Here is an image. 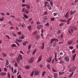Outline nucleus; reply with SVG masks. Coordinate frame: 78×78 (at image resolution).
I'll return each instance as SVG.
<instances>
[{"instance_id": "obj_1", "label": "nucleus", "mask_w": 78, "mask_h": 78, "mask_svg": "<svg viewBox=\"0 0 78 78\" xmlns=\"http://www.w3.org/2000/svg\"><path fill=\"white\" fill-rule=\"evenodd\" d=\"M74 30H76V28L74 26L71 27L69 31V34L73 33Z\"/></svg>"}, {"instance_id": "obj_2", "label": "nucleus", "mask_w": 78, "mask_h": 78, "mask_svg": "<svg viewBox=\"0 0 78 78\" xmlns=\"http://www.w3.org/2000/svg\"><path fill=\"white\" fill-rule=\"evenodd\" d=\"M20 60H22V57L21 54H19V55L18 56V57L16 58V61L18 63L20 62Z\"/></svg>"}, {"instance_id": "obj_3", "label": "nucleus", "mask_w": 78, "mask_h": 78, "mask_svg": "<svg viewBox=\"0 0 78 78\" xmlns=\"http://www.w3.org/2000/svg\"><path fill=\"white\" fill-rule=\"evenodd\" d=\"M21 11L22 12H25L26 14H28L29 13V10L25 9V8H23Z\"/></svg>"}, {"instance_id": "obj_4", "label": "nucleus", "mask_w": 78, "mask_h": 78, "mask_svg": "<svg viewBox=\"0 0 78 78\" xmlns=\"http://www.w3.org/2000/svg\"><path fill=\"white\" fill-rule=\"evenodd\" d=\"M28 61V63L30 64H31V63H33V61H34V58L31 57Z\"/></svg>"}, {"instance_id": "obj_5", "label": "nucleus", "mask_w": 78, "mask_h": 78, "mask_svg": "<svg viewBox=\"0 0 78 78\" xmlns=\"http://www.w3.org/2000/svg\"><path fill=\"white\" fill-rule=\"evenodd\" d=\"M33 71H34V72H35V75H39V73L38 72V71H37V70H34Z\"/></svg>"}, {"instance_id": "obj_6", "label": "nucleus", "mask_w": 78, "mask_h": 78, "mask_svg": "<svg viewBox=\"0 0 78 78\" xmlns=\"http://www.w3.org/2000/svg\"><path fill=\"white\" fill-rule=\"evenodd\" d=\"M42 55H40L37 61V62H39L41 61V60H42Z\"/></svg>"}, {"instance_id": "obj_7", "label": "nucleus", "mask_w": 78, "mask_h": 78, "mask_svg": "<svg viewBox=\"0 0 78 78\" xmlns=\"http://www.w3.org/2000/svg\"><path fill=\"white\" fill-rule=\"evenodd\" d=\"M65 59L67 62H69V57L67 56L65 57Z\"/></svg>"}, {"instance_id": "obj_8", "label": "nucleus", "mask_w": 78, "mask_h": 78, "mask_svg": "<svg viewBox=\"0 0 78 78\" xmlns=\"http://www.w3.org/2000/svg\"><path fill=\"white\" fill-rule=\"evenodd\" d=\"M52 45L53 47H56V41H54L52 44Z\"/></svg>"}, {"instance_id": "obj_9", "label": "nucleus", "mask_w": 78, "mask_h": 78, "mask_svg": "<svg viewBox=\"0 0 78 78\" xmlns=\"http://www.w3.org/2000/svg\"><path fill=\"white\" fill-rule=\"evenodd\" d=\"M0 75L1 76H5V75H6V73L4 72L1 73Z\"/></svg>"}, {"instance_id": "obj_10", "label": "nucleus", "mask_w": 78, "mask_h": 78, "mask_svg": "<svg viewBox=\"0 0 78 78\" xmlns=\"http://www.w3.org/2000/svg\"><path fill=\"white\" fill-rule=\"evenodd\" d=\"M52 59V57H50L47 60V61L48 62H50L51 61V59Z\"/></svg>"}, {"instance_id": "obj_11", "label": "nucleus", "mask_w": 78, "mask_h": 78, "mask_svg": "<svg viewBox=\"0 0 78 78\" xmlns=\"http://www.w3.org/2000/svg\"><path fill=\"white\" fill-rule=\"evenodd\" d=\"M47 6L48 8L50 10H51V5L49 4H48L47 5Z\"/></svg>"}, {"instance_id": "obj_12", "label": "nucleus", "mask_w": 78, "mask_h": 78, "mask_svg": "<svg viewBox=\"0 0 78 78\" xmlns=\"http://www.w3.org/2000/svg\"><path fill=\"white\" fill-rule=\"evenodd\" d=\"M69 12H67L66 14V15H64V17H66V18H68L69 17Z\"/></svg>"}, {"instance_id": "obj_13", "label": "nucleus", "mask_w": 78, "mask_h": 78, "mask_svg": "<svg viewBox=\"0 0 78 78\" xmlns=\"http://www.w3.org/2000/svg\"><path fill=\"white\" fill-rule=\"evenodd\" d=\"M42 28V26L41 25H38L37 27V28L38 30H40V29Z\"/></svg>"}, {"instance_id": "obj_14", "label": "nucleus", "mask_w": 78, "mask_h": 78, "mask_svg": "<svg viewBox=\"0 0 78 78\" xmlns=\"http://www.w3.org/2000/svg\"><path fill=\"white\" fill-rule=\"evenodd\" d=\"M75 12H76V11L73 12V11H72V10L71 11H70V15H72V14H74V13H75Z\"/></svg>"}, {"instance_id": "obj_15", "label": "nucleus", "mask_w": 78, "mask_h": 78, "mask_svg": "<svg viewBox=\"0 0 78 78\" xmlns=\"http://www.w3.org/2000/svg\"><path fill=\"white\" fill-rule=\"evenodd\" d=\"M73 42V41L72 40H70L68 42V44H71Z\"/></svg>"}, {"instance_id": "obj_16", "label": "nucleus", "mask_w": 78, "mask_h": 78, "mask_svg": "<svg viewBox=\"0 0 78 78\" xmlns=\"http://www.w3.org/2000/svg\"><path fill=\"white\" fill-rule=\"evenodd\" d=\"M70 20H71V18H69L67 21V24H68V25H69V24H70Z\"/></svg>"}, {"instance_id": "obj_17", "label": "nucleus", "mask_w": 78, "mask_h": 78, "mask_svg": "<svg viewBox=\"0 0 78 78\" xmlns=\"http://www.w3.org/2000/svg\"><path fill=\"white\" fill-rule=\"evenodd\" d=\"M34 71H33L30 74V76H31V77H33V74H34Z\"/></svg>"}, {"instance_id": "obj_18", "label": "nucleus", "mask_w": 78, "mask_h": 78, "mask_svg": "<svg viewBox=\"0 0 78 78\" xmlns=\"http://www.w3.org/2000/svg\"><path fill=\"white\" fill-rule=\"evenodd\" d=\"M60 22H66V20H65L61 19L60 20Z\"/></svg>"}, {"instance_id": "obj_19", "label": "nucleus", "mask_w": 78, "mask_h": 78, "mask_svg": "<svg viewBox=\"0 0 78 78\" xmlns=\"http://www.w3.org/2000/svg\"><path fill=\"white\" fill-rule=\"evenodd\" d=\"M76 54H75V55L73 57V61H75V57H76Z\"/></svg>"}, {"instance_id": "obj_20", "label": "nucleus", "mask_w": 78, "mask_h": 78, "mask_svg": "<svg viewBox=\"0 0 78 78\" xmlns=\"http://www.w3.org/2000/svg\"><path fill=\"white\" fill-rule=\"evenodd\" d=\"M11 46V47H17V45L15 44H12Z\"/></svg>"}, {"instance_id": "obj_21", "label": "nucleus", "mask_w": 78, "mask_h": 78, "mask_svg": "<svg viewBox=\"0 0 78 78\" xmlns=\"http://www.w3.org/2000/svg\"><path fill=\"white\" fill-rule=\"evenodd\" d=\"M36 53V49H35L33 51V52L32 53V55H35V53Z\"/></svg>"}, {"instance_id": "obj_22", "label": "nucleus", "mask_w": 78, "mask_h": 78, "mask_svg": "<svg viewBox=\"0 0 78 78\" xmlns=\"http://www.w3.org/2000/svg\"><path fill=\"white\" fill-rule=\"evenodd\" d=\"M26 7H27V9H29L30 8V5H29V4H28L26 5Z\"/></svg>"}, {"instance_id": "obj_23", "label": "nucleus", "mask_w": 78, "mask_h": 78, "mask_svg": "<svg viewBox=\"0 0 78 78\" xmlns=\"http://www.w3.org/2000/svg\"><path fill=\"white\" fill-rule=\"evenodd\" d=\"M23 16L24 17H25V18H26V19H28V16L25 14H23Z\"/></svg>"}, {"instance_id": "obj_24", "label": "nucleus", "mask_w": 78, "mask_h": 78, "mask_svg": "<svg viewBox=\"0 0 78 78\" xmlns=\"http://www.w3.org/2000/svg\"><path fill=\"white\" fill-rule=\"evenodd\" d=\"M36 39H39L40 38V36L39 35H37L36 37Z\"/></svg>"}, {"instance_id": "obj_25", "label": "nucleus", "mask_w": 78, "mask_h": 78, "mask_svg": "<svg viewBox=\"0 0 78 78\" xmlns=\"http://www.w3.org/2000/svg\"><path fill=\"white\" fill-rule=\"evenodd\" d=\"M48 2H45V3H44V7L45 8V7H46L47 6V4H48Z\"/></svg>"}, {"instance_id": "obj_26", "label": "nucleus", "mask_w": 78, "mask_h": 78, "mask_svg": "<svg viewBox=\"0 0 78 78\" xmlns=\"http://www.w3.org/2000/svg\"><path fill=\"white\" fill-rule=\"evenodd\" d=\"M59 73L60 75H62L64 74V72H59Z\"/></svg>"}, {"instance_id": "obj_27", "label": "nucleus", "mask_w": 78, "mask_h": 78, "mask_svg": "<svg viewBox=\"0 0 78 78\" xmlns=\"http://www.w3.org/2000/svg\"><path fill=\"white\" fill-rule=\"evenodd\" d=\"M6 65L8 66V64H9V62H8V59L6 60Z\"/></svg>"}, {"instance_id": "obj_28", "label": "nucleus", "mask_w": 78, "mask_h": 78, "mask_svg": "<svg viewBox=\"0 0 78 78\" xmlns=\"http://www.w3.org/2000/svg\"><path fill=\"white\" fill-rule=\"evenodd\" d=\"M56 48L57 51H59V47L58 46H56Z\"/></svg>"}, {"instance_id": "obj_29", "label": "nucleus", "mask_w": 78, "mask_h": 78, "mask_svg": "<svg viewBox=\"0 0 78 78\" xmlns=\"http://www.w3.org/2000/svg\"><path fill=\"white\" fill-rule=\"evenodd\" d=\"M53 41H55L54 38L51 39V42H50L51 44H52V43H53Z\"/></svg>"}, {"instance_id": "obj_30", "label": "nucleus", "mask_w": 78, "mask_h": 78, "mask_svg": "<svg viewBox=\"0 0 78 78\" xmlns=\"http://www.w3.org/2000/svg\"><path fill=\"white\" fill-rule=\"evenodd\" d=\"M31 44H29L28 46V49L29 50H30L31 49Z\"/></svg>"}, {"instance_id": "obj_31", "label": "nucleus", "mask_w": 78, "mask_h": 78, "mask_svg": "<svg viewBox=\"0 0 78 78\" xmlns=\"http://www.w3.org/2000/svg\"><path fill=\"white\" fill-rule=\"evenodd\" d=\"M27 28L29 30H31V27L30 26H29L27 27Z\"/></svg>"}, {"instance_id": "obj_32", "label": "nucleus", "mask_w": 78, "mask_h": 78, "mask_svg": "<svg viewBox=\"0 0 78 78\" xmlns=\"http://www.w3.org/2000/svg\"><path fill=\"white\" fill-rule=\"evenodd\" d=\"M44 43H43L42 46L41 47V49H44Z\"/></svg>"}, {"instance_id": "obj_33", "label": "nucleus", "mask_w": 78, "mask_h": 78, "mask_svg": "<svg viewBox=\"0 0 78 78\" xmlns=\"http://www.w3.org/2000/svg\"><path fill=\"white\" fill-rule=\"evenodd\" d=\"M16 41H18L19 42H21L22 41V40H18V39H16Z\"/></svg>"}, {"instance_id": "obj_34", "label": "nucleus", "mask_w": 78, "mask_h": 78, "mask_svg": "<svg viewBox=\"0 0 78 78\" xmlns=\"http://www.w3.org/2000/svg\"><path fill=\"white\" fill-rule=\"evenodd\" d=\"M3 20H4V17H2V18L0 19V21L2 22L3 21Z\"/></svg>"}, {"instance_id": "obj_35", "label": "nucleus", "mask_w": 78, "mask_h": 78, "mask_svg": "<svg viewBox=\"0 0 78 78\" xmlns=\"http://www.w3.org/2000/svg\"><path fill=\"white\" fill-rule=\"evenodd\" d=\"M69 71L70 72H73V68H70L69 69Z\"/></svg>"}, {"instance_id": "obj_36", "label": "nucleus", "mask_w": 78, "mask_h": 78, "mask_svg": "<svg viewBox=\"0 0 78 78\" xmlns=\"http://www.w3.org/2000/svg\"><path fill=\"white\" fill-rule=\"evenodd\" d=\"M64 61H63L62 60L60 61V63L61 64H64Z\"/></svg>"}, {"instance_id": "obj_37", "label": "nucleus", "mask_w": 78, "mask_h": 78, "mask_svg": "<svg viewBox=\"0 0 78 78\" xmlns=\"http://www.w3.org/2000/svg\"><path fill=\"white\" fill-rule=\"evenodd\" d=\"M27 41L24 42V43H23V45H26L27 44Z\"/></svg>"}, {"instance_id": "obj_38", "label": "nucleus", "mask_w": 78, "mask_h": 78, "mask_svg": "<svg viewBox=\"0 0 78 78\" xmlns=\"http://www.w3.org/2000/svg\"><path fill=\"white\" fill-rule=\"evenodd\" d=\"M43 19L44 20H47V16H45L43 18Z\"/></svg>"}, {"instance_id": "obj_39", "label": "nucleus", "mask_w": 78, "mask_h": 78, "mask_svg": "<svg viewBox=\"0 0 78 78\" xmlns=\"http://www.w3.org/2000/svg\"><path fill=\"white\" fill-rule=\"evenodd\" d=\"M12 34H13V36H14V37H16V34H14V32H12Z\"/></svg>"}, {"instance_id": "obj_40", "label": "nucleus", "mask_w": 78, "mask_h": 78, "mask_svg": "<svg viewBox=\"0 0 78 78\" xmlns=\"http://www.w3.org/2000/svg\"><path fill=\"white\" fill-rule=\"evenodd\" d=\"M51 20L52 21H53L55 20V18H52L51 19Z\"/></svg>"}, {"instance_id": "obj_41", "label": "nucleus", "mask_w": 78, "mask_h": 78, "mask_svg": "<svg viewBox=\"0 0 78 78\" xmlns=\"http://www.w3.org/2000/svg\"><path fill=\"white\" fill-rule=\"evenodd\" d=\"M55 54V58H56V56H57V54H56V52H55L54 53Z\"/></svg>"}, {"instance_id": "obj_42", "label": "nucleus", "mask_w": 78, "mask_h": 78, "mask_svg": "<svg viewBox=\"0 0 78 78\" xmlns=\"http://www.w3.org/2000/svg\"><path fill=\"white\" fill-rule=\"evenodd\" d=\"M24 37L23 35H22L20 39H24Z\"/></svg>"}, {"instance_id": "obj_43", "label": "nucleus", "mask_w": 78, "mask_h": 78, "mask_svg": "<svg viewBox=\"0 0 78 78\" xmlns=\"http://www.w3.org/2000/svg\"><path fill=\"white\" fill-rule=\"evenodd\" d=\"M73 72L72 73L69 75V78H71V77L72 76V75H73Z\"/></svg>"}, {"instance_id": "obj_44", "label": "nucleus", "mask_w": 78, "mask_h": 78, "mask_svg": "<svg viewBox=\"0 0 78 78\" xmlns=\"http://www.w3.org/2000/svg\"><path fill=\"white\" fill-rule=\"evenodd\" d=\"M27 6V4H23L22 5V7H23L24 6Z\"/></svg>"}, {"instance_id": "obj_45", "label": "nucleus", "mask_w": 78, "mask_h": 78, "mask_svg": "<svg viewBox=\"0 0 78 78\" xmlns=\"http://www.w3.org/2000/svg\"><path fill=\"white\" fill-rule=\"evenodd\" d=\"M54 41H56V42H58V39L56 38H54Z\"/></svg>"}, {"instance_id": "obj_46", "label": "nucleus", "mask_w": 78, "mask_h": 78, "mask_svg": "<svg viewBox=\"0 0 78 78\" xmlns=\"http://www.w3.org/2000/svg\"><path fill=\"white\" fill-rule=\"evenodd\" d=\"M0 13L1 14V15L2 16H5V13L1 12Z\"/></svg>"}, {"instance_id": "obj_47", "label": "nucleus", "mask_w": 78, "mask_h": 78, "mask_svg": "<svg viewBox=\"0 0 78 78\" xmlns=\"http://www.w3.org/2000/svg\"><path fill=\"white\" fill-rule=\"evenodd\" d=\"M14 66L15 67H17V66H18V65H17V63L16 62H15Z\"/></svg>"}, {"instance_id": "obj_48", "label": "nucleus", "mask_w": 78, "mask_h": 78, "mask_svg": "<svg viewBox=\"0 0 78 78\" xmlns=\"http://www.w3.org/2000/svg\"><path fill=\"white\" fill-rule=\"evenodd\" d=\"M48 65L47 66V67L48 69H50V64H48Z\"/></svg>"}, {"instance_id": "obj_49", "label": "nucleus", "mask_w": 78, "mask_h": 78, "mask_svg": "<svg viewBox=\"0 0 78 78\" xmlns=\"http://www.w3.org/2000/svg\"><path fill=\"white\" fill-rule=\"evenodd\" d=\"M2 55L4 57H6V54H5L4 53H2Z\"/></svg>"}, {"instance_id": "obj_50", "label": "nucleus", "mask_w": 78, "mask_h": 78, "mask_svg": "<svg viewBox=\"0 0 78 78\" xmlns=\"http://www.w3.org/2000/svg\"><path fill=\"white\" fill-rule=\"evenodd\" d=\"M45 71L43 72L42 74V76H44V75H45Z\"/></svg>"}, {"instance_id": "obj_51", "label": "nucleus", "mask_w": 78, "mask_h": 78, "mask_svg": "<svg viewBox=\"0 0 78 78\" xmlns=\"http://www.w3.org/2000/svg\"><path fill=\"white\" fill-rule=\"evenodd\" d=\"M57 14H58L57 13H54L53 14L54 16H57Z\"/></svg>"}, {"instance_id": "obj_52", "label": "nucleus", "mask_w": 78, "mask_h": 78, "mask_svg": "<svg viewBox=\"0 0 78 78\" xmlns=\"http://www.w3.org/2000/svg\"><path fill=\"white\" fill-rule=\"evenodd\" d=\"M58 75V74L57 73H54V76H57Z\"/></svg>"}, {"instance_id": "obj_53", "label": "nucleus", "mask_w": 78, "mask_h": 78, "mask_svg": "<svg viewBox=\"0 0 78 78\" xmlns=\"http://www.w3.org/2000/svg\"><path fill=\"white\" fill-rule=\"evenodd\" d=\"M69 48L71 49V50H72V49H73V46H70L69 47Z\"/></svg>"}, {"instance_id": "obj_54", "label": "nucleus", "mask_w": 78, "mask_h": 78, "mask_svg": "<svg viewBox=\"0 0 78 78\" xmlns=\"http://www.w3.org/2000/svg\"><path fill=\"white\" fill-rule=\"evenodd\" d=\"M15 43H16V44L18 46H20V44H19L18 43L15 42Z\"/></svg>"}, {"instance_id": "obj_55", "label": "nucleus", "mask_w": 78, "mask_h": 78, "mask_svg": "<svg viewBox=\"0 0 78 78\" xmlns=\"http://www.w3.org/2000/svg\"><path fill=\"white\" fill-rule=\"evenodd\" d=\"M63 25H64V23H61L60 24V27H62V26H63Z\"/></svg>"}, {"instance_id": "obj_56", "label": "nucleus", "mask_w": 78, "mask_h": 78, "mask_svg": "<svg viewBox=\"0 0 78 78\" xmlns=\"http://www.w3.org/2000/svg\"><path fill=\"white\" fill-rule=\"evenodd\" d=\"M6 15L7 16H9V15H10V14L9 12H7L6 13Z\"/></svg>"}, {"instance_id": "obj_57", "label": "nucleus", "mask_w": 78, "mask_h": 78, "mask_svg": "<svg viewBox=\"0 0 78 78\" xmlns=\"http://www.w3.org/2000/svg\"><path fill=\"white\" fill-rule=\"evenodd\" d=\"M37 33V31H34L33 34H36Z\"/></svg>"}, {"instance_id": "obj_58", "label": "nucleus", "mask_w": 78, "mask_h": 78, "mask_svg": "<svg viewBox=\"0 0 78 78\" xmlns=\"http://www.w3.org/2000/svg\"><path fill=\"white\" fill-rule=\"evenodd\" d=\"M61 38L62 39L63 37V34H62L60 36Z\"/></svg>"}, {"instance_id": "obj_59", "label": "nucleus", "mask_w": 78, "mask_h": 78, "mask_svg": "<svg viewBox=\"0 0 78 78\" xmlns=\"http://www.w3.org/2000/svg\"><path fill=\"white\" fill-rule=\"evenodd\" d=\"M4 71H5L6 72V71H7V69H6V68H5L4 69Z\"/></svg>"}, {"instance_id": "obj_60", "label": "nucleus", "mask_w": 78, "mask_h": 78, "mask_svg": "<svg viewBox=\"0 0 78 78\" xmlns=\"http://www.w3.org/2000/svg\"><path fill=\"white\" fill-rule=\"evenodd\" d=\"M45 25H46V26H47V27L48 26V25H49V23H46L45 24Z\"/></svg>"}, {"instance_id": "obj_61", "label": "nucleus", "mask_w": 78, "mask_h": 78, "mask_svg": "<svg viewBox=\"0 0 78 78\" xmlns=\"http://www.w3.org/2000/svg\"><path fill=\"white\" fill-rule=\"evenodd\" d=\"M50 4L51 6H53V2H52L51 1L50 2Z\"/></svg>"}, {"instance_id": "obj_62", "label": "nucleus", "mask_w": 78, "mask_h": 78, "mask_svg": "<svg viewBox=\"0 0 78 78\" xmlns=\"http://www.w3.org/2000/svg\"><path fill=\"white\" fill-rule=\"evenodd\" d=\"M17 34L19 35H20V34H21V32H18Z\"/></svg>"}, {"instance_id": "obj_63", "label": "nucleus", "mask_w": 78, "mask_h": 78, "mask_svg": "<svg viewBox=\"0 0 78 78\" xmlns=\"http://www.w3.org/2000/svg\"><path fill=\"white\" fill-rule=\"evenodd\" d=\"M75 50H73L72 51V53H75Z\"/></svg>"}, {"instance_id": "obj_64", "label": "nucleus", "mask_w": 78, "mask_h": 78, "mask_svg": "<svg viewBox=\"0 0 78 78\" xmlns=\"http://www.w3.org/2000/svg\"><path fill=\"white\" fill-rule=\"evenodd\" d=\"M30 53V50H28L27 51V54H29V53Z\"/></svg>"}]
</instances>
